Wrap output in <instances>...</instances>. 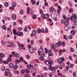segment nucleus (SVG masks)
<instances>
[{"instance_id":"58836bf2","label":"nucleus","mask_w":77,"mask_h":77,"mask_svg":"<svg viewBox=\"0 0 77 77\" xmlns=\"http://www.w3.org/2000/svg\"><path fill=\"white\" fill-rule=\"evenodd\" d=\"M3 63L5 64H8V62L7 61H3Z\"/></svg>"},{"instance_id":"bb28decb","label":"nucleus","mask_w":77,"mask_h":77,"mask_svg":"<svg viewBox=\"0 0 77 77\" xmlns=\"http://www.w3.org/2000/svg\"><path fill=\"white\" fill-rule=\"evenodd\" d=\"M31 73H32V75H35V74L36 73H35V71L34 72L33 70H31Z\"/></svg>"},{"instance_id":"f8f14e48","label":"nucleus","mask_w":77,"mask_h":77,"mask_svg":"<svg viewBox=\"0 0 77 77\" xmlns=\"http://www.w3.org/2000/svg\"><path fill=\"white\" fill-rule=\"evenodd\" d=\"M13 32L14 35H15V36H16V35H17V30L15 29H13Z\"/></svg>"},{"instance_id":"052dcab7","label":"nucleus","mask_w":77,"mask_h":77,"mask_svg":"<svg viewBox=\"0 0 77 77\" xmlns=\"http://www.w3.org/2000/svg\"><path fill=\"white\" fill-rule=\"evenodd\" d=\"M45 32L47 33H48V29L47 28H46L45 29Z\"/></svg>"},{"instance_id":"6ab92c4d","label":"nucleus","mask_w":77,"mask_h":77,"mask_svg":"<svg viewBox=\"0 0 77 77\" xmlns=\"http://www.w3.org/2000/svg\"><path fill=\"white\" fill-rule=\"evenodd\" d=\"M75 31H72L71 32V34L73 36H74V35H75Z\"/></svg>"},{"instance_id":"2eb2a0df","label":"nucleus","mask_w":77,"mask_h":77,"mask_svg":"<svg viewBox=\"0 0 77 77\" xmlns=\"http://www.w3.org/2000/svg\"><path fill=\"white\" fill-rule=\"evenodd\" d=\"M49 18V15L48 14H46L45 15V19L46 20Z\"/></svg>"},{"instance_id":"2f4dec72","label":"nucleus","mask_w":77,"mask_h":77,"mask_svg":"<svg viewBox=\"0 0 77 77\" xmlns=\"http://www.w3.org/2000/svg\"><path fill=\"white\" fill-rule=\"evenodd\" d=\"M20 48L22 47V49H23L24 50H26V48H24V45H21L20 46Z\"/></svg>"},{"instance_id":"c9c22d12","label":"nucleus","mask_w":77,"mask_h":77,"mask_svg":"<svg viewBox=\"0 0 77 77\" xmlns=\"http://www.w3.org/2000/svg\"><path fill=\"white\" fill-rule=\"evenodd\" d=\"M49 69V70H51V69L52 68V66H51V65L50 64L48 66Z\"/></svg>"},{"instance_id":"6e6d98bb","label":"nucleus","mask_w":77,"mask_h":77,"mask_svg":"<svg viewBox=\"0 0 77 77\" xmlns=\"http://www.w3.org/2000/svg\"><path fill=\"white\" fill-rule=\"evenodd\" d=\"M15 62H21V60H15Z\"/></svg>"},{"instance_id":"1a4fd4ad","label":"nucleus","mask_w":77,"mask_h":77,"mask_svg":"<svg viewBox=\"0 0 77 77\" xmlns=\"http://www.w3.org/2000/svg\"><path fill=\"white\" fill-rule=\"evenodd\" d=\"M54 11V8L52 7H51L49 8V11L50 12H53Z\"/></svg>"},{"instance_id":"72a5a7b5","label":"nucleus","mask_w":77,"mask_h":77,"mask_svg":"<svg viewBox=\"0 0 77 77\" xmlns=\"http://www.w3.org/2000/svg\"><path fill=\"white\" fill-rule=\"evenodd\" d=\"M12 6L15 8L16 6V3L15 2H13L12 3Z\"/></svg>"},{"instance_id":"4468645a","label":"nucleus","mask_w":77,"mask_h":77,"mask_svg":"<svg viewBox=\"0 0 77 77\" xmlns=\"http://www.w3.org/2000/svg\"><path fill=\"white\" fill-rule=\"evenodd\" d=\"M5 73L7 74H9L10 73V70L8 69H6L5 71Z\"/></svg>"},{"instance_id":"e433bc0d","label":"nucleus","mask_w":77,"mask_h":77,"mask_svg":"<svg viewBox=\"0 0 77 77\" xmlns=\"http://www.w3.org/2000/svg\"><path fill=\"white\" fill-rule=\"evenodd\" d=\"M77 15H76V17H74V19L75 21V22H76V23H77Z\"/></svg>"},{"instance_id":"f03ea898","label":"nucleus","mask_w":77,"mask_h":77,"mask_svg":"<svg viewBox=\"0 0 77 77\" xmlns=\"http://www.w3.org/2000/svg\"><path fill=\"white\" fill-rule=\"evenodd\" d=\"M45 64L47 65H52L53 61L51 60H47L45 61Z\"/></svg>"},{"instance_id":"680f3d73","label":"nucleus","mask_w":77,"mask_h":77,"mask_svg":"<svg viewBox=\"0 0 77 77\" xmlns=\"http://www.w3.org/2000/svg\"><path fill=\"white\" fill-rule=\"evenodd\" d=\"M24 31L25 32H27V29H26V27H25V29H24Z\"/></svg>"},{"instance_id":"423d86ee","label":"nucleus","mask_w":77,"mask_h":77,"mask_svg":"<svg viewBox=\"0 0 77 77\" xmlns=\"http://www.w3.org/2000/svg\"><path fill=\"white\" fill-rule=\"evenodd\" d=\"M56 45L57 47H61V45H62V42L60 41H58V43H56Z\"/></svg>"},{"instance_id":"412c9836","label":"nucleus","mask_w":77,"mask_h":77,"mask_svg":"<svg viewBox=\"0 0 77 77\" xmlns=\"http://www.w3.org/2000/svg\"><path fill=\"white\" fill-rule=\"evenodd\" d=\"M18 67V66L17 65H15L13 66V69H17Z\"/></svg>"},{"instance_id":"338daca9","label":"nucleus","mask_w":77,"mask_h":77,"mask_svg":"<svg viewBox=\"0 0 77 77\" xmlns=\"http://www.w3.org/2000/svg\"><path fill=\"white\" fill-rule=\"evenodd\" d=\"M26 57L27 59H29L30 58V56L29 55H27L26 56Z\"/></svg>"},{"instance_id":"a19ab883","label":"nucleus","mask_w":77,"mask_h":77,"mask_svg":"<svg viewBox=\"0 0 77 77\" xmlns=\"http://www.w3.org/2000/svg\"><path fill=\"white\" fill-rule=\"evenodd\" d=\"M9 9L10 10H14V8L12 7H10Z\"/></svg>"},{"instance_id":"473e14b6","label":"nucleus","mask_w":77,"mask_h":77,"mask_svg":"<svg viewBox=\"0 0 77 77\" xmlns=\"http://www.w3.org/2000/svg\"><path fill=\"white\" fill-rule=\"evenodd\" d=\"M11 57H9L7 59L8 62H11Z\"/></svg>"},{"instance_id":"37998d69","label":"nucleus","mask_w":77,"mask_h":77,"mask_svg":"<svg viewBox=\"0 0 77 77\" xmlns=\"http://www.w3.org/2000/svg\"><path fill=\"white\" fill-rule=\"evenodd\" d=\"M42 32V33H44L45 32V31L44 30V29L42 28L41 29V33Z\"/></svg>"},{"instance_id":"aec40b11","label":"nucleus","mask_w":77,"mask_h":77,"mask_svg":"<svg viewBox=\"0 0 77 77\" xmlns=\"http://www.w3.org/2000/svg\"><path fill=\"white\" fill-rule=\"evenodd\" d=\"M37 32L38 33H41V29H38L37 30Z\"/></svg>"},{"instance_id":"69168bd1","label":"nucleus","mask_w":77,"mask_h":77,"mask_svg":"<svg viewBox=\"0 0 77 77\" xmlns=\"http://www.w3.org/2000/svg\"><path fill=\"white\" fill-rule=\"evenodd\" d=\"M57 12L58 14H60V10H58Z\"/></svg>"},{"instance_id":"c03bdc74","label":"nucleus","mask_w":77,"mask_h":77,"mask_svg":"<svg viewBox=\"0 0 77 77\" xmlns=\"http://www.w3.org/2000/svg\"><path fill=\"white\" fill-rule=\"evenodd\" d=\"M40 59L41 60H42L44 59V58L41 56L40 57Z\"/></svg>"},{"instance_id":"13d9d810","label":"nucleus","mask_w":77,"mask_h":77,"mask_svg":"<svg viewBox=\"0 0 77 77\" xmlns=\"http://www.w3.org/2000/svg\"><path fill=\"white\" fill-rule=\"evenodd\" d=\"M75 75H76V72H73V77H75Z\"/></svg>"},{"instance_id":"e2e57ef3","label":"nucleus","mask_w":77,"mask_h":77,"mask_svg":"<svg viewBox=\"0 0 77 77\" xmlns=\"http://www.w3.org/2000/svg\"><path fill=\"white\" fill-rule=\"evenodd\" d=\"M31 45H33V41L32 40L31 41Z\"/></svg>"},{"instance_id":"f257e3e1","label":"nucleus","mask_w":77,"mask_h":77,"mask_svg":"<svg viewBox=\"0 0 77 77\" xmlns=\"http://www.w3.org/2000/svg\"><path fill=\"white\" fill-rule=\"evenodd\" d=\"M76 14H72V17H67V21H69V20H71V21H72L74 20V18L76 16Z\"/></svg>"},{"instance_id":"393cba45","label":"nucleus","mask_w":77,"mask_h":77,"mask_svg":"<svg viewBox=\"0 0 77 77\" xmlns=\"http://www.w3.org/2000/svg\"><path fill=\"white\" fill-rule=\"evenodd\" d=\"M61 53H63V50L62 49H60V50L59 51V55H60V56L61 55V54H62Z\"/></svg>"},{"instance_id":"b1692460","label":"nucleus","mask_w":77,"mask_h":77,"mask_svg":"<svg viewBox=\"0 0 77 77\" xmlns=\"http://www.w3.org/2000/svg\"><path fill=\"white\" fill-rule=\"evenodd\" d=\"M0 57H4L5 55L3 54L2 53H1L0 54Z\"/></svg>"},{"instance_id":"a878e982","label":"nucleus","mask_w":77,"mask_h":77,"mask_svg":"<svg viewBox=\"0 0 77 77\" xmlns=\"http://www.w3.org/2000/svg\"><path fill=\"white\" fill-rule=\"evenodd\" d=\"M69 12L70 13H72L73 12V10L72 8H70L69 10Z\"/></svg>"},{"instance_id":"864d4df0","label":"nucleus","mask_w":77,"mask_h":77,"mask_svg":"<svg viewBox=\"0 0 77 77\" xmlns=\"http://www.w3.org/2000/svg\"><path fill=\"white\" fill-rule=\"evenodd\" d=\"M45 53H48V49H47V48H45Z\"/></svg>"},{"instance_id":"7ed1b4c3","label":"nucleus","mask_w":77,"mask_h":77,"mask_svg":"<svg viewBox=\"0 0 77 77\" xmlns=\"http://www.w3.org/2000/svg\"><path fill=\"white\" fill-rule=\"evenodd\" d=\"M64 60H65L63 57H61V58H59L58 59V61L59 63H62V62L64 61Z\"/></svg>"},{"instance_id":"4be33fe9","label":"nucleus","mask_w":77,"mask_h":77,"mask_svg":"<svg viewBox=\"0 0 77 77\" xmlns=\"http://www.w3.org/2000/svg\"><path fill=\"white\" fill-rule=\"evenodd\" d=\"M32 33L33 35H35L36 34V31L33 30L32 31Z\"/></svg>"},{"instance_id":"7c9ffc66","label":"nucleus","mask_w":77,"mask_h":77,"mask_svg":"<svg viewBox=\"0 0 77 77\" xmlns=\"http://www.w3.org/2000/svg\"><path fill=\"white\" fill-rule=\"evenodd\" d=\"M14 56L16 57L17 58L19 57V54L17 53H16L14 54Z\"/></svg>"},{"instance_id":"de8ad7c7","label":"nucleus","mask_w":77,"mask_h":77,"mask_svg":"<svg viewBox=\"0 0 77 77\" xmlns=\"http://www.w3.org/2000/svg\"><path fill=\"white\" fill-rule=\"evenodd\" d=\"M50 24V25L51 26H53V22H50L49 23Z\"/></svg>"},{"instance_id":"4d7b16f0","label":"nucleus","mask_w":77,"mask_h":77,"mask_svg":"<svg viewBox=\"0 0 77 77\" xmlns=\"http://www.w3.org/2000/svg\"><path fill=\"white\" fill-rule=\"evenodd\" d=\"M20 60L21 61H23V58L22 57H20Z\"/></svg>"},{"instance_id":"0e129e2a","label":"nucleus","mask_w":77,"mask_h":77,"mask_svg":"<svg viewBox=\"0 0 77 77\" xmlns=\"http://www.w3.org/2000/svg\"><path fill=\"white\" fill-rule=\"evenodd\" d=\"M23 29V28H22V27H20L19 28L18 30H19V31H21Z\"/></svg>"},{"instance_id":"a18cd8bd","label":"nucleus","mask_w":77,"mask_h":77,"mask_svg":"<svg viewBox=\"0 0 77 77\" xmlns=\"http://www.w3.org/2000/svg\"><path fill=\"white\" fill-rule=\"evenodd\" d=\"M17 44L18 45L19 47L20 48V49H21V47H20V46L21 45H20V42H17Z\"/></svg>"},{"instance_id":"dca6fc26","label":"nucleus","mask_w":77,"mask_h":77,"mask_svg":"<svg viewBox=\"0 0 77 77\" xmlns=\"http://www.w3.org/2000/svg\"><path fill=\"white\" fill-rule=\"evenodd\" d=\"M69 23V22L68 21V20H65L64 22V24L65 26H67L68 24V23Z\"/></svg>"},{"instance_id":"c756f323","label":"nucleus","mask_w":77,"mask_h":77,"mask_svg":"<svg viewBox=\"0 0 77 77\" xmlns=\"http://www.w3.org/2000/svg\"><path fill=\"white\" fill-rule=\"evenodd\" d=\"M9 66L10 68H12V67H13V66H14V64H13L12 63H10L9 64Z\"/></svg>"},{"instance_id":"49530a36","label":"nucleus","mask_w":77,"mask_h":77,"mask_svg":"<svg viewBox=\"0 0 77 77\" xmlns=\"http://www.w3.org/2000/svg\"><path fill=\"white\" fill-rule=\"evenodd\" d=\"M53 54H52L51 53L48 54V56L49 57L52 56H53Z\"/></svg>"},{"instance_id":"cd10ccee","label":"nucleus","mask_w":77,"mask_h":77,"mask_svg":"<svg viewBox=\"0 0 77 77\" xmlns=\"http://www.w3.org/2000/svg\"><path fill=\"white\" fill-rule=\"evenodd\" d=\"M31 2L32 5H34L35 4V3H36V2H35V1H34V0H31Z\"/></svg>"},{"instance_id":"5fc2aeb1","label":"nucleus","mask_w":77,"mask_h":77,"mask_svg":"<svg viewBox=\"0 0 77 77\" xmlns=\"http://www.w3.org/2000/svg\"><path fill=\"white\" fill-rule=\"evenodd\" d=\"M8 5H9V4L7 2H6L5 3V6H6L7 7H8Z\"/></svg>"},{"instance_id":"bf43d9fd","label":"nucleus","mask_w":77,"mask_h":77,"mask_svg":"<svg viewBox=\"0 0 77 77\" xmlns=\"http://www.w3.org/2000/svg\"><path fill=\"white\" fill-rule=\"evenodd\" d=\"M2 69L3 71H5V67L4 66H3L2 68Z\"/></svg>"},{"instance_id":"603ef678","label":"nucleus","mask_w":77,"mask_h":77,"mask_svg":"<svg viewBox=\"0 0 77 77\" xmlns=\"http://www.w3.org/2000/svg\"><path fill=\"white\" fill-rule=\"evenodd\" d=\"M20 14H23V10H20Z\"/></svg>"},{"instance_id":"9d476101","label":"nucleus","mask_w":77,"mask_h":77,"mask_svg":"<svg viewBox=\"0 0 77 77\" xmlns=\"http://www.w3.org/2000/svg\"><path fill=\"white\" fill-rule=\"evenodd\" d=\"M51 71L53 73H54V72H56V69H55V68H54V67H52V69H51Z\"/></svg>"},{"instance_id":"a211bd4d","label":"nucleus","mask_w":77,"mask_h":77,"mask_svg":"<svg viewBox=\"0 0 77 77\" xmlns=\"http://www.w3.org/2000/svg\"><path fill=\"white\" fill-rule=\"evenodd\" d=\"M12 18L14 20H16V15H15V14H13L12 15Z\"/></svg>"},{"instance_id":"4c0bfd02","label":"nucleus","mask_w":77,"mask_h":77,"mask_svg":"<svg viewBox=\"0 0 77 77\" xmlns=\"http://www.w3.org/2000/svg\"><path fill=\"white\" fill-rule=\"evenodd\" d=\"M62 45L63 47H64V46H65V42L63 41L62 42Z\"/></svg>"},{"instance_id":"ea45409f","label":"nucleus","mask_w":77,"mask_h":77,"mask_svg":"<svg viewBox=\"0 0 77 77\" xmlns=\"http://www.w3.org/2000/svg\"><path fill=\"white\" fill-rule=\"evenodd\" d=\"M63 19H64V20H66V16H65V15L63 14Z\"/></svg>"},{"instance_id":"6e6552de","label":"nucleus","mask_w":77,"mask_h":77,"mask_svg":"<svg viewBox=\"0 0 77 77\" xmlns=\"http://www.w3.org/2000/svg\"><path fill=\"white\" fill-rule=\"evenodd\" d=\"M45 15L44 14H41V17L42 19H45Z\"/></svg>"},{"instance_id":"3c124183","label":"nucleus","mask_w":77,"mask_h":77,"mask_svg":"<svg viewBox=\"0 0 77 77\" xmlns=\"http://www.w3.org/2000/svg\"><path fill=\"white\" fill-rule=\"evenodd\" d=\"M45 6H48V3L46 2L45 3Z\"/></svg>"},{"instance_id":"f3484780","label":"nucleus","mask_w":77,"mask_h":77,"mask_svg":"<svg viewBox=\"0 0 77 77\" xmlns=\"http://www.w3.org/2000/svg\"><path fill=\"white\" fill-rule=\"evenodd\" d=\"M32 66L31 65V64H30L27 66V69L28 70H30V69H31V67Z\"/></svg>"},{"instance_id":"774afa93","label":"nucleus","mask_w":77,"mask_h":77,"mask_svg":"<svg viewBox=\"0 0 77 77\" xmlns=\"http://www.w3.org/2000/svg\"><path fill=\"white\" fill-rule=\"evenodd\" d=\"M26 77H30V75L29 74H27L26 75Z\"/></svg>"},{"instance_id":"8fccbe9b","label":"nucleus","mask_w":77,"mask_h":77,"mask_svg":"<svg viewBox=\"0 0 77 77\" xmlns=\"http://www.w3.org/2000/svg\"><path fill=\"white\" fill-rule=\"evenodd\" d=\"M64 29L65 30H68V27L67 26H65L64 27Z\"/></svg>"},{"instance_id":"f704fd0d","label":"nucleus","mask_w":77,"mask_h":77,"mask_svg":"<svg viewBox=\"0 0 77 77\" xmlns=\"http://www.w3.org/2000/svg\"><path fill=\"white\" fill-rule=\"evenodd\" d=\"M2 28L4 30H6V27H5V25H3L2 26Z\"/></svg>"},{"instance_id":"ddd939ff","label":"nucleus","mask_w":77,"mask_h":77,"mask_svg":"<svg viewBox=\"0 0 77 77\" xmlns=\"http://www.w3.org/2000/svg\"><path fill=\"white\" fill-rule=\"evenodd\" d=\"M26 9L27 10V14H30V7H27L26 8Z\"/></svg>"},{"instance_id":"20e7f679","label":"nucleus","mask_w":77,"mask_h":77,"mask_svg":"<svg viewBox=\"0 0 77 77\" xmlns=\"http://www.w3.org/2000/svg\"><path fill=\"white\" fill-rule=\"evenodd\" d=\"M43 51H44V50L42 48H40L39 49L38 51V54L39 56H40L41 55L40 53H43Z\"/></svg>"},{"instance_id":"c85d7f7f","label":"nucleus","mask_w":77,"mask_h":77,"mask_svg":"<svg viewBox=\"0 0 77 77\" xmlns=\"http://www.w3.org/2000/svg\"><path fill=\"white\" fill-rule=\"evenodd\" d=\"M32 18L33 19H35L36 18V15L35 14H33L32 16Z\"/></svg>"},{"instance_id":"39448f33","label":"nucleus","mask_w":77,"mask_h":77,"mask_svg":"<svg viewBox=\"0 0 77 77\" xmlns=\"http://www.w3.org/2000/svg\"><path fill=\"white\" fill-rule=\"evenodd\" d=\"M34 51H35V49L33 47H31L29 49V51L30 53H33L34 52Z\"/></svg>"},{"instance_id":"9b49d317","label":"nucleus","mask_w":77,"mask_h":77,"mask_svg":"<svg viewBox=\"0 0 77 77\" xmlns=\"http://www.w3.org/2000/svg\"><path fill=\"white\" fill-rule=\"evenodd\" d=\"M51 17L53 18H55L56 17V14L54 13L52 14H51Z\"/></svg>"},{"instance_id":"0eeeda50","label":"nucleus","mask_w":77,"mask_h":77,"mask_svg":"<svg viewBox=\"0 0 77 77\" xmlns=\"http://www.w3.org/2000/svg\"><path fill=\"white\" fill-rule=\"evenodd\" d=\"M16 35L17 36H21V35H23V32H20L19 31H18L16 32Z\"/></svg>"},{"instance_id":"09e8293b","label":"nucleus","mask_w":77,"mask_h":77,"mask_svg":"<svg viewBox=\"0 0 77 77\" xmlns=\"http://www.w3.org/2000/svg\"><path fill=\"white\" fill-rule=\"evenodd\" d=\"M20 72L21 73H24V72H25V70H24V69L20 71Z\"/></svg>"},{"instance_id":"79ce46f5","label":"nucleus","mask_w":77,"mask_h":77,"mask_svg":"<svg viewBox=\"0 0 77 77\" xmlns=\"http://www.w3.org/2000/svg\"><path fill=\"white\" fill-rule=\"evenodd\" d=\"M68 38H69V39H71L72 38V36L70 35H69Z\"/></svg>"},{"instance_id":"5701e85b","label":"nucleus","mask_w":77,"mask_h":77,"mask_svg":"<svg viewBox=\"0 0 77 77\" xmlns=\"http://www.w3.org/2000/svg\"><path fill=\"white\" fill-rule=\"evenodd\" d=\"M51 46V48L52 50H54V49H55L56 48V46H55V45H52Z\"/></svg>"}]
</instances>
